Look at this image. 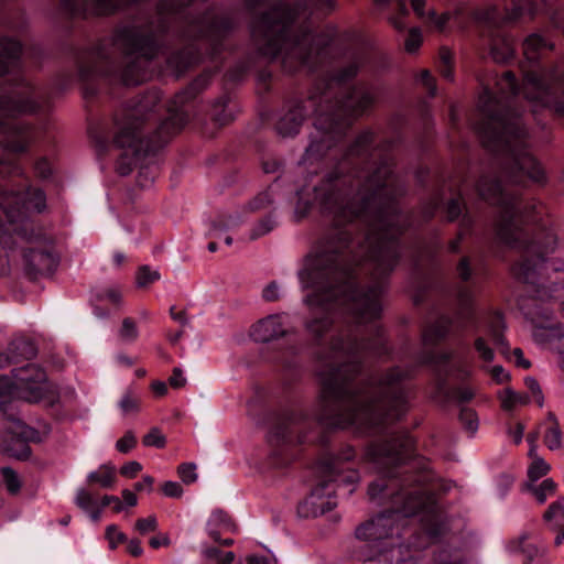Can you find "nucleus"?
Segmentation results:
<instances>
[{
	"label": "nucleus",
	"mask_w": 564,
	"mask_h": 564,
	"mask_svg": "<svg viewBox=\"0 0 564 564\" xmlns=\"http://www.w3.org/2000/svg\"><path fill=\"white\" fill-rule=\"evenodd\" d=\"M387 180L301 178L290 197L297 219L318 207L338 226L360 220L366 227L357 245L347 230H329L299 271L302 288L312 290L304 297L311 310L305 329L315 344L330 330L337 308L357 324L318 352L322 388L315 417L326 427L379 433L409 411L411 370L394 367L380 377H360L366 358L384 351L377 319L386 278L401 256L398 237L409 221L397 202L401 192Z\"/></svg>",
	"instance_id": "f257e3e1"
},
{
	"label": "nucleus",
	"mask_w": 564,
	"mask_h": 564,
	"mask_svg": "<svg viewBox=\"0 0 564 564\" xmlns=\"http://www.w3.org/2000/svg\"><path fill=\"white\" fill-rule=\"evenodd\" d=\"M365 63V52H355L346 65L319 78L306 100H292L285 106L275 126L282 137L299 133L308 109L315 115L314 132L300 165L310 167L329 155L327 165L333 170L329 176H352L361 171L367 176H393L395 160L390 152L391 144L379 140L370 129L361 131L344 151H336L352 120L376 100L373 88L366 84L347 87Z\"/></svg>",
	"instance_id": "f03ea898"
},
{
	"label": "nucleus",
	"mask_w": 564,
	"mask_h": 564,
	"mask_svg": "<svg viewBox=\"0 0 564 564\" xmlns=\"http://www.w3.org/2000/svg\"><path fill=\"white\" fill-rule=\"evenodd\" d=\"M503 178H480L477 184L480 196L500 208L497 235L512 249H517L520 260L512 267L513 275L527 284L535 286V300L524 314L533 326L532 336L540 345H549L558 354V365L564 370V301L555 283L546 285L543 280L549 272H556V261L545 256L554 250L555 236L545 231L543 239L538 235L531 239L523 226L541 220L543 206L525 202L503 184Z\"/></svg>",
	"instance_id": "7ed1b4c3"
},
{
	"label": "nucleus",
	"mask_w": 564,
	"mask_h": 564,
	"mask_svg": "<svg viewBox=\"0 0 564 564\" xmlns=\"http://www.w3.org/2000/svg\"><path fill=\"white\" fill-rule=\"evenodd\" d=\"M414 455V441L408 432L390 434L381 442L371 444L367 458L383 476L369 485L370 499L389 497L393 509L378 514L356 529V536L366 542L367 550L391 549L400 545L397 540L403 532L408 518L421 513L423 534L414 538L409 546L423 549L426 539H435L446 530L443 516L434 496L427 494L424 486L431 479L427 468L420 466L413 475L414 467H403L393 474L389 468L401 467Z\"/></svg>",
	"instance_id": "20e7f679"
},
{
	"label": "nucleus",
	"mask_w": 564,
	"mask_h": 564,
	"mask_svg": "<svg viewBox=\"0 0 564 564\" xmlns=\"http://www.w3.org/2000/svg\"><path fill=\"white\" fill-rule=\"evenodd\" d=\"M481 85L478 109L482 120L477 132L484 147L509 176H543L541 164L528 151L529 132L517 107L522 96L534 109L546 108L564 117V62L549 70H523L521 87L510 70L495 77V89L489 83Z\"/></svg>",
	"instance_id": "39448f33"
},
{
	"label": "nucleus",
	"mask_w": 564,
	"mask_h": 564,
	"mask_svg": "<svg viewBox=\"0 0 564 564\" xmlns=\"http://www.w3.org/2000/svg\"><path fill=\"white\" fill-rule=\"evenodd\" d=\"M250 12L270 6L250 23L252 44L259 57L280 59L288 73L306 68L316 70L329 56L335 30L315 35L308 25L311 17H325L336 8L334 0H245Z\"/></svg>",
	"instance_id": "423d86ee"
},
{
	"label": "nucleus",
	"mask_w": 564,
	"mask_h": 564,
	"mask_svg": "<svg viewBox=\"0 0 564 564\" xmlns=\"http://www.w3.org/2000/svg\"><path fill=\"white\" fill-rule=\"evenodd\" d=\"M209 79L210 74L205 72L177 93L167 104V117L145 138L144 124L162 99L159 89L148 90L115 112L112 143L122 149L116 162L119 176H128L135 166L142 169L148 156L163 149L183 129L188 121L187 105L207 87Z\"/></svg>",
	"instance_id": "0eeeda50"
},
{
	"label": "nucleus",
	"mask_w": 564,
	"mask_h": 564,
	"mask_svg": "<svg viewBox=\"0 0 564 564\" xmlns=\"http://www.w3.org/2000/svg\"><path fill=\"white\" fill-rule=\"evenodd\" d=\"M23 53L19 41L0 37V76L19 67ZM42 94L20 76L11 89L0 95V135H36L33 126L13 120L17 116L34 113L41 108Z\"/></svg>",
	"instance_id": "6e6552de"
},
{
	"label": "nucleus",
	"mask_w": 564,
	"mask_h": 564,
	"mask_svg": "<svg viewBox=\"0 0 564 564\" xmlns=\"http://www.w3.org/2000/svg\"><path fill=\"white\" fill-rule=\"evenodd\" d=\"M355 456L354 449L347 447L340 455L325 456L317 465L319 482L310 496L300 505L299 512L304 517H318L335 508L336 486L352 485L358 481L357 470L346 466Z\"/></svg>",
	"instance_id": "1a4fd4ad"
},
{
	"label": "nucleus",
	"mask_w": 564,
	"mask_h": 564,
	"mask_svg": "<svg viewBox=\"0 0 564 564\" xmlns=\"http://www.w3.org/2000/svg\"><path fill=\"white\" fill-rule=\"evenodd\" d=\"M511 9L501 15L497 6L474 11L473 18L481 29V36L489 45V53L496 63H506L514 56V41L510 37L505 26L516 22L525 14H535V4L532 0H510Z\"/></svg>",
	"instance_id": "9d476101"
},
{
	"label": "nucleus",
	"mask_w": 564,
	"mask_h": 564,
	"mask_svg": "<svg viewBox=\"0 0 564 564\" xmlns=\"http://www.w3.org/2000/svg\"><path fill=\"white\" fill-rule=\"evenodd\" d=\"M478 325V318L473 305V295L467 288L458 290L457 307L453 317L441 316L423 332L425 346H434L448 335H456Z\"/></svg>",
	"instance_id": "9b49d317"
},
{
	"label": "nucleus",
	"mask_w": 564,
	"mask_h": 564,
	"mask_svg": "<svg viewBox=\"0 0 564 564\" xmlns=\"http://www.w3.org/2000/svg\"><path fill=\"white\" fill-rule=\"evenodd\" d=\"M13 380L0 377V397L18 395L28 402H37L46 393V373L40 367L28 364L12 371Z\"/></svg>",
	"instance_id": "f8f14e48"
},
{
	"label": "nucleus",
	"mask_w": 564,
	"mask_h": 564,
	"mask_svg": "<svg viewBox=\"0 0 564 564\" xmlns=\"http://www.w3.org/2000/svg\"><path fill=\"white\" fill-rule=\"evenodd\" d=\"M422 362L432 367L435 377V390L449 398L448 380H464L469 376V368L466 359L455 351L436 352L427 350L422 356Z\"/></svg>",
	"instance_id": "ddd939ff"
},
{
	"label": "nucleus",
	"mask_w": 564,
	"mask_h": 564,
	"mask_svg": "<svg viewBox=\"0 0 564 564\" xmlns=\"http://www.w3.org/2000/svg\"><path fill=\"white\" fill-rule=\"evenodd\" d=\"M503 329L502 315L499 312L492 313L486 322L485 334L477 335L474 340V348L482 361H494L495 351L492 347L503 348L506 346Z\"/></svg>",
	"instance_id": "4468645a"
},
{
	"label": "nucleus",
	"mask_w": 564,
	"mask_h": 564,
	"mask_svg": "<svg viewBox=\"0 0 564 564\" xmlns=\"http://www.w3.org/2000/svg\"><path fill=\"white\" fill-rule=\"evenodd\" d=\"M295 332L290 316L281 313L269 315L256 323L251 328V337L258 343H269Z\"/></svg>",
	"instance_id": "2eb2a0df"
},
{
	"label": "nucleus",
	"mask_w": 564,
	"mask_h": 564,
	"mask_svg": "<svg viewBox=\"0 0 564 564\" xmlns=\"http://www.w3.org/2000/svg\"><path fill=\"white\" fill-rule=\"evenodd\" d=\"M25 259L31 269L41 274L52 273L58 263L56 254L48 249L32 248L25 253Z\"/></svg>",
	"instance_id": "dca6fc26"
},
{
	"label": "nucleus",
	"mask_w": 564,
	"mask_h": 564,
	"mask_svg": "<svg viewBox=\"0 0 564 564\" xmlns=\"http://www.w3.org/2000/svg\"><path fill=\"white\" fill-rule=\"evenodd\" d=\"M402 549L403 545L391 549H378V554L373 556L369 554L372 550L364 547L361 558L365 564H401L410 558V556L406 557L403 555Z\"/></svg>",
	"instance_id": "f3484780"
},
{
	"label": "nucleus",
	"mask_w": 564,
	"mask_h": 564,
	"mask_svg": "<svg viewBox=\"0 0 564 564\" xmlns=\"http://www.w3.org/2000/svg\"><path fill=\"white\" fill-rule=\"evenodd\" d=\"M543 431V442L550 451H560L563 447L564 436L556 416L549 412L540 426Z\"/></svg>",
	"instance_id": "a211bd4d"
},
{
	"label": "nucleus",
	"mask_w": 564,
	"mask_h": 564,
	"mask_svg": "<svg viewBox=\"0 0 564 564\" xmlns=\"http://www.w3.org/2000/svg\"><path fill=\"white\" fill-rule=\"evenodd\" d=\"M235 524L230 517L223 510H214L206 523V532L213 541H220L225 532H234Z\"/></svg>",
	"instance_id": "6ab92c4d"
},
{
	"label": "nucleus",
	"mask_w": 564,
	"mask_h": 564,
	"mask_svg": "<svg viewBox=\"0 0 564 564\" xmlns=\"http://www.w3.org/2000/svg\"><path fill=\"white\" fill-rule=\"evenodd\" d=\"M522 48L525 59L530 63H536L544 52L553 48V44L541 34L532 33L523 41Z\"/></svg>",
	"instance_id": "aec40b11"
},
{
	"label": "nucleus",
	"mask_w": 564,
	"mask_h": 564,
	"mask_svg": "<svg viewBox=\"0 0 564 564\" xmlns=\"http://www.w3.org/2000/svg\"><path fill=\"white\" fill-rule=\"evenodd\" d=\"M281 178H275L269 187L254 196L246 205L249 212L256 213L270 207L274 202L275 197L280 194L283 188V184L280 182Z\"/></svg>",
	"instance_id": "412c9836"
},
{
	"label": "nucleus",
	"mask_w": 564,
	"mask_h": 564,
	"mask_svg": "<svg viewBox=\"0 0 564 564\" xmlns=\"http://www.w3.org/2000/svg\"><path fill=\"white\" fill-rule=\"evenodd\" d=\"M10 362H18L23 359H32L36 355L34 344L25 338H17L9 345Z\"/></svg>",
	"instance_id": "4be33fe9"
},
{
	"label": "nucleus",
	"mask_w": 564,
	"mask_h": 564,
	"mask_svg": "<svg viewBox=\"0 0 564 564\" xmlns=\"http://www.w3.org/2000/svg\"><path fill=\"white\" fill-rule=\"evenodd\" d=\"M116 478V467L111 464H102L98 469L88 474L87 481L98 484L101 488H112Z\"/></svg>",
	"instance_id": "5701e85b"
},
{
	"label": "nucleus",
	"mask_w": 564,
	"mask_h": 564,
	"mask_svg": "<svg viewBox=\"0 0 564 564\" xmlns=\"http://www.w3.org/2000/svg\"><path fill=\"white\" fill-rule=\"evenodd\" d=\"M528 490L534 497V499L540 503H544L549 497L555 495L556 484L553 479L546 478L539 485H533L532 482L527 485Z\"/></svg>",
	"instance_id": "b1692460"
},
{
	"label": "nucleus",
	"mask_w": 564,
	"mask_h": 564,
	"mask_svg": "<svg viewBox=\"0 0 564 564\" xmlns=\"http://www.w3.org/2000/svg\"><path fill=\"white\" fill-rule=\"evenodd\" d=\"M543 520L554 529L564 527V498L551 503L543 514Z\"/></svg>",
	"instance_id": "393cba45"
},
{
	"label": "nucleus",
	"mask_w": 564,
	"mask_h": 564,
	"mask_svg": "<svg viewBox=\"0 0 564 564\" xmlns=\"http://www.w3.org/2000/svg\"><path fill=\"white\" fill-rule=\"evenodd\" d=\"M499 398L501 401V406L506 411H511L530 402V397L528 394L516 392L512 389L503 390Z\"/></svg>",
	"instance_id": "a878e982"
},
{
	"label": "nucleus",
	"mask_w": 564,
	"mask_h": 564,
	"mask_svg": "<svg viewBox=\"0 0 564 564\" xmlns=\"http://www.w3.org/2000/svg\"><path fill=\"white\" fill-rule=\"evenodd\" d=\"M378 4H393L397 13L390 18V22L398 30H404L406 26V22L404 19L409 14V10L406 8L404 0H376Z\"/></svg>",
	"instance_id": "bb28decb"
},
{
	"label": "nucleus",
	"mask_w": 564,
	"mask_h": 564,
	"mask_svg": "<svg viewBox=\"0 0 564 564\" xmlns=\"http://www.w3.org/2000/svg\"><path fill=\"white\" fill-rule=\"evenodd\" d=\"M0 473L8 494L11 496H17L22 488V480L18 473L14 471L11 467H2Z\"/></svg>",
	"instance_id": "cd10ccee"
},
{
	"label": "nucleus",
	"mask_w": 564,
	"mask_h": 564,
	"mask_svg": "<svg viewBox=\"0 0 564 564\" xmlns=\"http://www.w3.org/2000/svg\"><path fill=\"white\" fill-rule=\"evenodd\" d=\"M276 226L275 218L269 214L261 218L250 230V240H256L269 232H271Z\"/></svg>",
	"instance_id": "c85d7f7f"
},
{
	"label": "nucleus",
	"mask_w": 564,
	"mask_h": 564,
	"mask_svg": "<svg viewBox=\"0 0 564 564\" xmlns=\"http://www.w3.org/2000/svg\"><path fill=\"white\" fill-rule=\"evenodd\" d=\"M475 393L469 387H462L456 389L449 388V398L446 399L444 393H438L437 390L434 392V398L440 399L443 402L455 400L458 402H468L474 398Z\"/></svg>",
	"instance_id": "c756f323"
},
{
	"label": "nucleus",
	"mask_w": 564,
	"mask_h": 564,
	"mask_svg": "<svg viewBox=\"0 0 564 564\" xmlns=\"http://www.w3.org/2000/svg\"><path fill=\"white\" fill-rule=\"evenodd\" d=\"M529 535L527 533L521 534L518 539L510 541L508 547L511 552H522L529 560H532L538 554V549L528 544Z\"/></svg>",
	"instance_id": "7c9ffc66"
},
{
	"label": "nucleus",
	"mask_w": 564,
	"mask_h": 564,
	"mask_svg": "<svg viewBox=\"0 0 564 564\" xmlns=\"http://www.w3.org/2000/svg\"><path fill=\"white\" fill-rule=\"evenodd\" d=\"M119 408L122 414H133L140 409V399L132 392L127 391L119 401Z\"/></svg>",
	"instance_id": "2f4dec72"
},
{
	"label": "nucleus",
	"mask_w": 564,
	"mask_h": 564,
	"mask_svg": "<svg viewBox=\"0 0 564 564\" xmlns=\"http://www.w3.org/2000/svg\"><path fill=\"white\" fill-rule=\"evenodd\" d=\"M119 336L120 339L126 343H133L137 340L139 336L137 323L130 317L124 318L119 329Z\"/></svg>",
	"instance_id": "473e14b6"
},
{
	"label": "nucleus",
	"mask_w": 564,
	"mask_h": 564,
	"mask_svg": "<svg viewBox=\"0 0 564 564\" xmlns=\"http://www.w3.org/2000/svg\"><path fill=\"white\" fill-rule=\"evenodd\" d=\"M550 465L543 458H534L528 469V476L530 481L535 482L538 479L545 476L550 471Z\"/></svg>",
	"instance_id": "72a5a7b5"
},
{
	"label": "nucleus",
	"mask_w": 564,
	"mask_h": 564,
	"mask_svg": "<svg viewBox=\"0 0 564 564\" xmlns=\"http://www.w3.org/2000/svg\"><path fill=\"white\" fill-rule=\"evenodd\" d=\"M90 138L95 142L97 152H104L110 145L109 133L104 127H98L89 130Z\"/></svg>",
	"instance_id": "f704fd0d"
},
{
	"label": "nucleus",
	"mask_w": 564,
	"mask_h": 564,
	"mask_svg": "<svg viewBox=\"0 0 564 564\" xmlns=\"http://www.w3.org/2000/svg\"><path fill=\"white\" fill-rule=\"evenodd\" d=\"M241 218L238 215H227L220 216L217 220L213 223L212 230L213 231H224L231 228H235L241 224Z\"/></svg>",
	"instance_id": "c9c22d12"
},
{
	"label": "nucleus",
	"mask_w": 564,
	"mask_h": 564,
	"mask_svg": "<svg viewBox=\"0 0 564 564\" xmlns=\"http://www.w3.org/2000/svg\"><path fill=\"white\" fill-rule=\"evenodd\" d=\"M283 162L275 156H263L261 160V169L264 174H281L283 173Z\"/></svg>",
	"instance_id": "e433bc0d"
},
{
	"label": "nucleus",
	"mask_w": 564,
	"mask_h": 564,
	"mask_svg": "<svg viewBox=\"0 0 564 564\" xmlns=\"http://www.w3.org/2000/svg\"><path fill=\"white\" fill-rule=\"evenodd\" d=\"M160 279V273L156 270H151L148 265L139 269L137 274L138 285L144 288Z\"/></svg>",
	"instance_id": "4c0bfd02"
},
{
	"label": "nucleus",
	"mask_w": 564,
	"mask_h": 564,
	"mask_svg": "<svg viewBox=\"0 0 564 564\" xmlns=\"http://www.w3.org/2000/svg\"><path fill=\"white\" fill-rule=\"evenodd\" d=\"M459 420L464 424L465 429L471 434L478 429V419L474 410L469 408H463L459 413Z\"/></svg>",
	"instance_id": "58836bf2"
},
{
	"label": "nucleus",
	"mask_w": 564,
	"mask_h": 564,
	"mask_svg": "<svg viewBox=\"0 0 564 564\" xmlns=\"http://www.w3.org/2000/svg\"><path fill=\"white\" fill-rule=\"evenodd\" d=\"M470 226H471V219L467 215H464L462 218L460 225H459V232H458L457 238L452 240L448 243V250L451 252L457 253L459 251V245H460L464 236L470 228Z\"/></svg>",
	"instance_id": "ea45409f"
},
{
	"label": "nucleus",
	"mask_w": 564,
	"mask_h": 564,
	"mask_svg": "<svg viewBox=\"0 0 564 564\" xmlns=\"http://www.w3.org/2000/svg\"><path fill=\"white\" fill-rule=\"evenodd\" d=\"M451 19V14L448 12H444L440 15L436 14L434 10H431L425 15L424 21L433 25L437 31H444L445 26L447 25L448 21Z\"/></svg>",
	"instance_id": "a19ab883"
},
{
	"label": "nucleus",
	"mask_w": 564,
	"mask_h": 564,
	"mask_svg": "<svg viewBox=\"0 0 564 564\" xmlns=\"http://www.w3.org/2000/svg\"><path fill=\"white\" fill-rule=\"evenodd\" d=\"M75 503L85 512H87L90 511L91 508L96 507L97 501L87 490L78 489L75 497Z\"/></svg>",
	"instance_id": "79ce46f5"
},
{
	"label": "nucleus",
	"mask_w": 564,
	"mask_h": 564,
	"mask_svg": "<svg viewBox=\"0 0 564 564\" xmlns=\"http://www.w3.org/2000/svg\"><path fill=\"white\" fill-rule=\"evenodd\" d=\"M15 231L28 241H37L42 238V232L40 230H35L34 226L29 221H23Z\"/></svg>",
	"instance_id": "37998d69"
},
{
	"label": "nucleus",
	"mask_w": 564,
	"mask_h": 564,
	"mask_svg": "<svg viewBox=\"0 0 564 564\" xmlns=\"http://www.w3.org/2000/svg\"><path fill=\"white\" fill-rule=\"evenodd\" d=\"M435 562L436 564H460L463 557L457 551L441 550L435 555Z\"/></svg>",
	"instance_id": "c03bdc74"
},
{
	"label": "nucleus",
	"mask_w": 564,
	"mask_h": 564,
	"mask_svg": "<svg viewBox=\"0 0 564 564\" xmlns=\"http://www.w3.org/2000/svg\"><path fill=\"white\" fill-rule=\"evenodd\" d=\"M143 444L145 446L163 448L166 444V438L158 429H152L147 435H144Z\"/></svg>",
	"instance_id": "a18cd8bd"
},
{
	"label": "nucleus",
	"mask_w": 564,
	"mask_h": 564,
	"mask_svg": "<svg viewBox=\"0 0 564 564\" xmlns=\"http://www.w3.org/2000/svg\"><path fill=\"white\" fill-rule=\"evenodd\" d=\"M178 476L183 482L189 485L196 481V465L193 463H184L178 466L177 469Z\"/></svg>",
	"instance_id": "49530a36"
},
{
	"label": "nucleus",
	"mask_w": 564,
	"mask_h": 564,
	"mask_svg": "<svg viewBox=\"0 0 564 564\" xmlns=\"http://www.w3.org/2000/svg\"><path fill=\"white\" fill-rule=\"evenodd\" d=\"M422 44V33L420 29L413 28L409 31L405 40V50L408 53H414Z\"/></svg>",
	"instance_id": "de8ad7c7"
},
{
	"label": "nucleus",
	"mask_w": 564,
	"mask_h": 564,
	"mask_svg": "<svg viewBox=\"0 0 564 564\" xmlns=\"http://www.w3.org/2000/svg\"><path fill=\"white\" fill-rule=\"evenodd\" d=\"M134 528L140 534H147L149 532H154L158 529V520L154 516H149L148 518L138 519L134 524Z\"/></svg>",
	"instance_id": "09e8293b"
},
{
	"label": "nucleus",
	"mask_w": 564,
	"mask_h": 564,
	"mask_svg": "<svg viewBox=\"0 0 564 564\" xmlns=\"http://www.w3.org/2000/svg\"><path fill=\"white\" fill-rule=\"evenodd\" d=\"M36 176H51L56 173L54 164L46 158L39 159L34 164Z\"/></svg>",
	"instance_id": "8fccbe9b"
},
{
	"label": "nucleus",
	"mask_w": 564,
	"mask_h": 564,
	"mask_svg": "<svg viewBox=\"0 0 564 564\" xmlns=\"http://www.w3.org/2000/svg\"><path fill=\"white\" fill-rule=\"evenodd\" d=\"M106 538L108 539L111 549L117 547L119 543L127 540L126 534L119 531L118 527L115 524L107 527Z\"/></svg>",
	"instance_id": "3c124183"
},
{
	"label": "nucleus",
	"mask_w": 564,
	"mask_h": 564,
	"mask_svg": "<svg viewBox=\"0 0 564 564\" xmlns=\"http://www.w3.org/2000/svg\"><path fill=\"white\" fill-rule=\"evenodd\" d=\"M457 274L462 281H469L473 275V270L470 265V259L468 257H463L457 264Z\"/></svg>",
	"instance_id": "603ef678"
},
{
	"label": "nucleus",
	"mask_w": 564,
	"mask_h": 564,
	"mask_svg": "<svg viewBox=\"0 0 564 564\" xmlns=\"http://www.w3.org/2000/svg\"><path fill=\"white\" fill-rule=\"evenodd\" d=\"M135 437L131 432L126 433L121 438H119L116 443V448L120 453L130 452L135 445Z\"/></svg>",
	"instance_id": "864d4df0"
},
{
	"label": "nucleus",
	"mask_w": 564,
	"mask_h": 564,
	"mask_svg": "<svg viewBox=\"0 0 564 564\" xmlns=\"http://www.w3.org/2000/svg\"><path fill=\"white\" fill-rule=\"evenodd\" d=\"M121 292L118 288L111 286L102 291L98 299L101 301H108L112 304H119L121 301Z\"/></svg>",
	"instance_id": "5fc2aeb1"
},
{
	"label": "nucleus",
	"mask_w": 564,
	"mask_h": 564,
	"mask_svg": "<svg viewBox=\"0 0 564 564\" xmlns=\"http://www.w3.org/2000/svg\"><path fill=\"white\" fill-rule=\"evenodd\" d=\"M162 491L166 497L180 498L183 495L182 486L176 481H165L162 485Z\"/></svg>",
	"instance_id": "6e6d98bb"
},
{
	"label": "nucleus",
	"mask_w": 564,
	"mask_h": 564,
	"mask_svg": "<svg viewBox=\"0 0 564 564\" xmlns=\"http://www.w3.org/2000/svg\"><path fill=\"white\" fill-rule=\"evenodd\" d=\"M462 214L460 198H452L446 205V215L449 221L455 220Z\"/></svg>",
	"instance_id": "4d7b16f0"
},
{
	"label": "nucleus",
	"mask_w": 564,
	"mask_h": 564,
	"mask_svg": "<svg viewBox=\"0 0 564 564\" xmlns=\"http://www.w3.org/2000/svg\"><path fill=\"white\" fill-rule=\"evenodd\" d=\"M525 384L530 392L532 393V397L534 398L535 402L539 404V406H542L544 398L538 381L533 378H527Z\"/></svg>",
	"instance_id": "13d9d810"
},
{
	"label": "nucleus",
	"mask_w": 564,
	"mask_h": 564,
	"mask_svg": "<svg viewBox=\"0 0 564 564\" xmlns=\"http://www.w3.org/2000/svg\"><path fill=\"white\" fill-rule=\"evenodd\" d=\"M262 296L265 301L273 302L281 297V288L276 282H271L268 284L263 292Z\"/></svg>",
	"instance_id": "bf43d9fd"
},
{
	"label": "nucleus",
	"mask_w": 564,
	"mask_h": 564,
	"mask_svg": "<svg viewBox=\"0 0 564 564\" xmlns=\"http://www.w3.org/2000/svg\"><path fill=\"white\" fill-rule=\"evenodd\" d=\"M419 79L426 87L429 95L434 97L436 95V86L430 72L426 69L422 70Z\"/></svg>",
	"instance_id": "052dcab7"
},
{
	"label": "nucleus",
	"mask_w": 564,
	"mask_h": 564,
	"mask_svg": "<svg viewBox=\"0 0 564 564\" xmlns=\"http://www.w3.org/2000/svg\"><path fill=\"white\" fill-rule=\"evenodd\" d=\"M293 433L294 429L291 425L279 426L274 432L276 438L283 443H292Z\"/></svg>",
	"instance_id": "680f3d73"
},
{
	"label": "nucleus",
	"mask_w": 564,
	"mask_h": 564,
	"mask_svg": "<svg viewBox=\"0 0 564 564\" xmlns=\"http://www.w3.org/2000/svg\"><path fill=\"white\" fill-rule=\"evenodd\" d=\"M142 465L135 460L129 462L123 465L120 469V474L128 478H133L139 471H141Z\"/></svg>",
	"instance_id": "e2e57ef3"
},
{
	"label": "nucleus",
	"mask_w": 564,
	"mask_h": 564,
	"mask_svg": "<svg viewBox=\"0 0 564 564\" xmlns=\"http://www.w3.org/2000/svg\"><path fill=\"white\" fill-rule=\"evenodd\" d=\"M225 552H221L218 547L209 546L207 544L200 545V554L206 560H218Z\"/></svg>",
	"instance_id": "0e129e2a"
},
{
	"label": "nucleus",
	"mask_w": 564,
	"mask_h": 564,
	"mask_svg": "<svg viewBox=\"0 0 564 564\" xmlns=\"http://www.w3.org/2000/svg\"><path fill=\"white\" fill-rule=\"evenodd\" d=\"M169 381H170V384L176 389L184 387L186 383V379L183 376V372L180 368H174L173 373Z\"/></svg>",
	"instance_id": "69168bd1"
},
{
	"label": "nucleus",
	"mask_w": 564,
	"mask_h": 564,
	"mask_svg": "<svg viewBox=\"0 0 564 564\" xmlns=\"http://www.w3.org/2000/svg\"><path fill=\"white\" fill-rule=\"evenodd\" d=\"M250 67V64L242 63L236 68L229 70L227 76L230 80H239Z\"/></svg>",
	"instance_id": "338daca9"
},
{
	"label": "nucleus",
	"mask_w": 564,
	"mask_h": 564,
	"mask_svg": "<svg viewBox=\"0 0 564 564\" xmlns=\"http://www.w3.org/2000/svg\"><path fill=\"white\" fill-rule=\"evenodd\" d=\"M153 484H154L153 477L145 475V476H143L141 481H138L134 484V489L137 491H143V490L151 491Z\"/></svg>",
	"instance_id": "774afa93"
}]
</instances>
